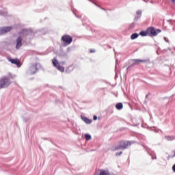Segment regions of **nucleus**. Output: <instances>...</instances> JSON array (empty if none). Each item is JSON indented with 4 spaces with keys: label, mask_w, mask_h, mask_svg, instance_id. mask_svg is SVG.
<instances>
[{
    "label": "nucleus",
    "mask_w": 175,
    "mask_h": 175,
    "mask_svg": "<svg viewBox=\"0 0 175 175\" xmlns=\"http://www.w3.org/2000/svg\"><path fill=\"white\" fill-rule=\"evenodd\" d=\"M18 36L17 37L16 40V49L20 50L21 46H23V40H24V38L25 39H33L35 36V33L33 31H31V29H22L20 32L18 33Z\"/></svg>",
    "instance_id": "1"
},
{
    "label": "nucleus",
    "mask_w": 175,
    "mask_h": 175,
    "mask_svg": "<svg viewBox=\"0 0 175 175\" xmlns=\"http://www.w3.org/2000/svg\"><path fill=\"white\" fill-rule=\"evenodd\" d=\"M40 69H42V65L39 63H36L30 65L29 70H28V73L30 75H35L37 73L38 70Z\"/></svg>",
    "instance_id": "2"
},
{
    "label": "nucleus",
    "mask_w": 175,
    "mask_h": 175,
    "mask_svg": "<svg viewBox=\"0 0 175 175\" xmlns=\"http://www.w3.org/2000/svg\"><path fill=\"white\" fill-rule=\"evenodd\" d=\"M10 79H9V77H3L1 80H0V89L1 88H6L7 87H9V85H10Z\"/></svg>",
    "instance_id": "3"
},
{
    "label": "nucleus",
    "mask_w": 175,
    "mask_h": 175,
    "mask_svg": "<svg viewBox=\"0 0 175 175\" xmlns=\"http://www.w3.org/2000/svg\"><path fill=\"white\" fill-rule=\"evenodd\" d=\"M52 62L53 66H55V68H57V70H59V72H65V68H64V66H61L59 65V62H58V60L57 59L54 58L52 60Z\"/></svg>",
    "instance_id": "4"
},
{
    "label": "nucleus",
    "mask_w": 175,
    "mask_h": 175,
    "mask_svg": "<svg viewBox=\"0 0 175 175\" xmlns=\"http://www.w3.org/2000/svg\"><path fill=\"white\" fill-rule=\"evenodd\" d=\"M148 33H150L152 36H157L158 33H161V29H155L152 27L148 28Z\"/></svg>",
    "instance_id": "5"
},
{
    "label": "nucleus",
    "mask_w": 175,
    "mask_h": 175,
    "mask_svg": "<svg viewBox=\"0 0 175 175\" xmlns=\"http://www.w3.org/2000/svg\"><path fill=\"white\" fill-rule=\"evenodd\" d=\"M132 143H135V142L121 141L120 142V146L122 147V150H126V148H128V147L132 146Z\"/></svg>",
    "instance_id": "6"
},
{
    "label": "nucleus",
    "mask_w": 175,
    "mask_h": 175,
    "mask_svg": "<svg viewBox=\"0 0 175 175\" xmlns=\"http://www.w3.org/2000/svg\"><path fill=\"white\" fill-rule=\"evenodd\" d=\"M62 40L66 44H70L73 42V38L69 35H64L62 37Z\"/></svg>",
    "instance_id": "7"
},
{
    "label": "nucleus",
    "mask_w": 175,
    "mask_h": 175,
    "mask_svg": "<svg viewBox=\"0 0 175 175\" xmlns=\"http://www.w3.org/2000/svg\"><path fill=\"white\" fill-rule=\"evenodd\" d=\"M12 29L13 27L12 26L0 27V35L8 33V32H10V31H12Z\"/></svg>",
    "instance_id": "8"
},
{
    "label": "nucleus",
    "mask_w": 175,
    "mask_h": 175,
    "mask_svg": "<svg viewBox=\"0 0 175 175\" xmlns=\"http://www.w3.org/2000/svg\"><path fill=\"white\" fill-rule=\"evenodd\" d=\"M134 63H133L131 66H129L127 69H129L131 66H133L134 65H136V64H139V62H150V59H133Z\"/></svg>",
    "instance_id": "9"
},
{
    "label": "nucleus",
    "mask_w": 175,
    "mask_h": 175,
    "mask_svg": "<svg viewBox=\"0 0 175 175\" xmlns=\"http://www.w3.org/2000/svg\"><path fill=\"white\" fill-rule=\"evenodd\" d=\"M9 62H11V64H14V65H16L18 68L21 67V62H20L18 59H9Z\"/></svg>",
    "instance_id": "10"
},
{
    "label": "nucleus",
    "mask_w": 175,
    "mask_h": 175,
    "mask_svg": "<svg viewBox=\"0 0 175 175\" xmlns=\"http://www.w3.org/2000/svg\"><path fill=\"white\" fill-rule=\"evenodd\" d=\"M81 118L82 121H83V122H85V124H92V120L88 119L87 117H85L84 116H81Z\"/></svg>",
    "instance_id": "11"
},
{
    "label": "nucleus",
    "mask_w": 175,
    "mask_h": 175,
    "mask_svg": "<svg viewBox=\"0 0 175 175\" xmlns=\"http://www.w3.org/2000/svg\"><path fill=\"white\" fill-rule=\"evenodd\" d=\"M0 16H2L3 17H6V16H8V11H6V10L3 8H0Z\"/></svg>",
    "instance_id": "12"
},
{
    "label": "nucleus",
    "mask_w": 175,
    "mask_h": 175,
    "mask_svg": "<svg viewBox=\"0 0 175 175\" xmlns=\"http://www.w3.org/2000/svg\"><path fill=\"white\" fill-rule=\"evenodd\" d=\"M122 107H124L122 103H119L116 105V108L117 110H122Z\"/></svg>",
    "instance_id": "13"
},
{
    "label": "nucleus",
    "mask_w": 175,
    "mask_h": 175,
    "mask_svg": "<svg viewBox=\"0 0 175 175\" xmlns=\"http://www.w3.org/2000/svg\"><path fill=\"white\" fill-rule=\"evenodd\" d=\"M148 29H147V31H140V33H139V35L141 36H147V35H148Z\"/></svg>",
    "instance_id": "14"
},
{
    "label": "nucleus",
    "mask_w": 175,
    "mask_h": 175,
    "mask_svg": "<svg viewBox=\"0 0 175 175\" xmlns=\"http://www.w3.org/2000/svg\"><path fill=\"white\" fill-rule=\"evenodd\" d=\"M137 38H139V35L137 34V33H133L131 36V39L132 40H135V39H137Z\"/></svg>",
    "instance_id": "15"
},
{
    "label": "nucleus",
    "mask_w": 175,
    "mask_h": 175,
    "mask_svg": "<svg viewBox=\"0 0 175 175\" xmlns=\"http://www.w3.org/2000/svg\"><path fill=\"white\" fill-rule=\"evenodd\" d=\"M165 139H166V140H167L168 142H172V140H174L175 137L172 135H168V136H165Z\"/></svg>",
    "instance_id": "16"
},
{
    "label": "nucleus",
    "mask_w": 175,
    "mask_h": 175,
    "mask_svg": "<svg viewBox=\"0 0 175 175\" xmlns=\"http://www.w3.org/2000/svg\"><path fill=\"white\" fill-rule=\"evenodd\" d=\"M109 172L105 170H100L98 175H109Z\"/></svg>",
    "instance_id": "17"
},
{
    "label": "nucleus",
    "mask_w": 175,
    "mask_h": 175,
    "mask_svg": "<svg viewBox=\"0 0 175 175\" xmlns=\"http://www.w3.org/2000/svg\"><path fill=\"white\" fill-rule=\"evenodd\" d=\"M113 150V151H117V150H122V147H121V144L119 143V144L116 145Z\"/></svg>",
    "instance_id": "18"
},
{
    "label": "nucleus",
    "mask_w": 175,
    "mask_h": 175,
    "mask_svg": "<svg viewBox=\"0 0 175 175\" xmlns=\"http://www.w3.org/2000/svg\"><path fill=\"white\" fill-rule=\"evenodd\" d=\"M136 14H137V16H135V19L137 20L142 17V10H138L136 12Z\"/></svg>",
    "instance_id": "19"
},
{
    "label": "nucleus",
    "mask_w": 175,
    "mask_h": 175,
    "mask_svg": "<svg viewBox=\"0 0 175 175\" xmlns=\"http://www.w3.org/2000/svg\"><path fill=\"white\" fill-rule=\"evenodd\" d=\"M85 140H91V135L85 134Z\"/></svg>",
    "instance_id": "20"
},
{
    "label": "nucleus",
    "mask_w": 175,
    "mask_h": 175,
    "mask_svg": "<svg viewBox=\"0 0 175 175\" xmlns=\"http://www.w3.org/2000/svg\"><path fill=\"white\" fill-rule=\"evenodd\" d=\"M122 154V152H117V153L116 154V157H120V155H121Z\"/></svg>",
    "instance_id": "21"
},
{
    "label": "nucleus",
    "mask_w": 175,
    "mask_h": 175,
    "mask_svg": "<svg viewBox=\"0 0 175 175\" xmlns=\"http://www.w3.org/2000/svg\"><path fill=\"white\" fill-rule=\"evenodd\" d=\"M144 147L146 150L148 154H150V152L148 151V150H149L147 146H144Z\"/></svg>",
    "instance_id": "22"
},
{
    "label": "nucleus",
    "mask_w": 175,
    "mask_h": 175,
    "mask_svg": "<svg viewBox=\"0 0 175 175\" xmlns=\"http://www.w3.org/2000/svg\"><path fill=\"white\" fill-rule=\"evenodd\" d=\"M93 120H94V121H96V120H98V116H93Z\"/></svg>",
    "instance_id": "23"
},
{
    "label": "nucleus",
    "mask_w": 175,
    "mask_h": 175,
    "mask_svg": "<svg viewBox=\"0 0 175 175\" xmlns=\"http://www.w3.org/2000/svg\"><path fill=\"white\" fill-rule=\"evenodd\" d=\"M164 40L167 42V43H169V39H167V38L165 37Z\"/></svg>",
    "instance_id": "24"
},
{
    "label": "nucleus",
    "mask_w": 175,
    "mask_h": 175,
    "mask_svg": "<svg viewBox=\"0 0 175 175\" xmlns=\"http://www.w3.org/2000/svg\"><path fill=\"white\" fill-rule=\"evenodd\" d=\"M90 53H95V49H91V50L90 51Z\"/></svg>",
    "instance_id": "25"
},
{
    "label": "nucleus",
    "mask_w": 175,
    "mask_h": 175,
    "mask_svg": "<svg viewBox=\"0 0 175 175\" xmlns=\"http://www.w3.org/2000/svg\"><path fill=\"white\" fill-rule=\"evenodd\" d=\"M75 16H76L77 18H80L81 17V16L77 15L76 14H75Z\"/></svg>",
    "instance_id": "26"
},
{
    "label": "nucleus",
    "mask_w": 175,
    "mask_h": 175,
    "mask_svg": "<svg viewBox=\"0 0 175 175\" xmlns=\"http://www.w3.org/2000/svg\"><path fill=\"white\" fill-rule=\"evenodd\" d=\"M171 1L172 2V3H173L174 5H175V0H171Z\"/></svg>",
    "instance_id": "27"
},
{
    "label": "nucleus",
    "mask_w": 175,
    "mask_h": 175,
    "mask_svg": "<svg viewBox=\"0 0 175 175\" xmlns=\"http://www.w3.org/2000/svg\"><path fill=\"white\" fill-rule=\"evenodd\" d=\"M152 159H157V157H152Z\"/></svg>",
    "instance_id": "28"
},
{
    "label": "nucleus",
    "mask_w": 175,
    "mask_h": 175,
    "mask_svg": "<svg viewBox=\"0 0 175 175\" xmlns=\"http://www.w3.org/2000/svg\"><path fill=\"white\" fill-rule=\"evenodd\" d=\"M115 57H117V52H115Z\"/></svg>",
    "instance_id": "29"
},
{
    "label": "nucleus",
    "mask_w": 175,
    "mask_h": 175,
    "mask_svg": "<svg viewBox=\"0 0 175 175\" xmlns=\"http://www.w3.org/2000/svg\"><path fill=\"white\" fill-rule=\"evenodd\" d=\"M146 98H148V95H146Z\"/></svg>",
    "instance_id": "30"
},
{
    "label": "nucleus",
    "mask_w": 175,
    "mask_h": 175,
    "mask_svg": "<svg viewBox=\"0 0 175 175\" xmlns=\"http://www.w3.org/2000/svg\"><path fill=\"white\" fill-rule=\"evenodd\" d=\"M62 64H63V65H64V64H65V62H63Z\"/></svg>",
    "instance_id": "31"
},
{
    "label": "nucleus",
    "mask_w": 175,
    "mask_h": 175,
    "mask_svg": "<svg viewBox=\"0 0 175 175\" xmlns=\"http://www.w3.org/2000/svg\"><path fill=\"white\" fill-rule=\"evenodd\" d=\"M118 61V59H116V62Z\"/></svg>",
    "instance_id": "32"
}]
</instances>
